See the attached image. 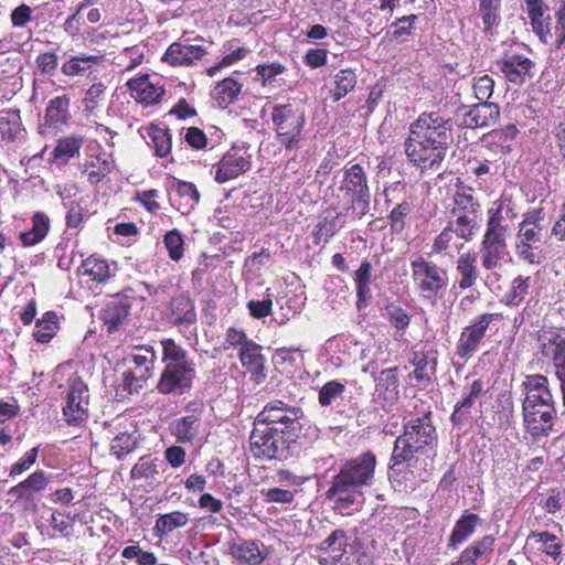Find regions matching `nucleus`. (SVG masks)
I'll use <instances>...</instances> for the list:
<instances>
[{"mask_svg":"<svg viewBox=\"0 0 565 565\" xmlns=\"http://www.w3.org/2000/svg\"><path fill=\"white\" fill-rule=\"evenodd\" d=\"M230 551L239 565H260L267 556L265 546L256 541L234 543Z\"/></svg>","mask_w":565,"mask_h":565,"instance_id":"nucleus-25","label":"nucleus"},{"mask_svg":"<svg viewBox=\"0 0 565 565\" xmlns=\"http://www.w3.org/2000/svg\"><path fill=\"white\" fill-rule=\"evenodd\" d=\"M493 86L494 82L488 75H483L477 78L473 83V92L476 98L481 102H487L493 93Z\"/></svg>","mask_w":565,"mask_h":565,"instance_id":"nucleus-59","label":"nucleus"},{"mask_svg":"<svg viewBox=\"0 0 565 565\" xmlns=\"http://www.w3.org/2000/svg\"><path fill=\"white\" fill-rule=\"evenodd\" d=\"M189 522V514L181 511L159 515L156 521L153 531L156 535L162 537L177 529L183 527Z\"/></svg>","mask_w":565,"mask_h":565,"instance_id":"nucleus-41","label":"nucleus"},{"mask_svg":"<svg viewBox=\"0 0 565 565\" xmlns=\"http://www.w3.org/2000/svg\"><path fill=\"white\" fill-rule=\"evenodd\" d=\"M437 441L436 428L430 420V413L411 419L404 426V434L394 444L395 458L411 460L414 456H431Z\"/></svg>","mask_w":565,"mask_h":565,"instance_id":"nucleus-4","label":"nucleus"},{"mask_svg":"<svg viewBox=\"0 0 565 565\" xmlns=\"http://www.w3.org/2000/svg\"><path fill=\"white\" fill-rule=\"evenodd\" d=\"M412 206L408 202L404 201L397 204L391 212V226L394 231H402L404 228V218L409 214Z\"/></svg>","mask_w":565,"mask_h":565,"instance_id":"nucleus-60","label":"nucleus"},{"mask_svg":"<svg viewBox=\"0 0 565 565\" xmlns=\"http://www.w3.org/2000/svg\"><path fill=\"white\" fill-rule=\"evenodd\" d=\"M138 444V436L136 431L132 433H119L116 435L110 444V451L118 459L134 451Z\"/></svg>","mask_w":565,"mask_h":565,"instance_id":"nucleus-51","label":"nucleus"},{"mask_svg":"<svg viewBox=\"0 0 565 565\" xmlns=\"http://www.w3.org/2000/svg\"><path fill=\"white\" fill-rule=\"evenodd\" d=\"M161 347L163 351L162 361L166 366L175 367H194L191 360L188 359L186 351L175 343L172 339L161 340Z\"/></svg>","mask_w":565,"mask_h":565,"instance_id":"nucleus-36","label":"nucleus"},{"mask_svg":"<svg viewBox=\"0 0 565 565\" xmlns=\"http://www.w3.org/2000/svg\"><path fill=\"white\" fill-rule=\"evenodd\" d=\"M523 386L525 397L522 412L525 429L535 439L546 437L553 430L556 416L548 380L541 374L527 375Z\"/></svg>","mask_w":565,"mask_h":565,"instance_id":"nucleus-3","label":"nucleus"},{"mask_svg":"<svg viewBox=\"0 0 565 565\" xmlns=\"http://www.w3.org/2000/svg\"><path fill=\"white\" fill-rule=\"evenodd\" d=\"M479 204L475 201L472 194L468 191H457L454 195V207L455 212H477Z\"/></svg>","mask_w":565,"mask_h":565,"instance_id":"nucleus-57","label":"nucleus"},{"mask_svg":"<svg viewBox=\"0 0 565 565\" xmlns=\"http://www.w3.org/2000/svg\"><path fill=\"white\" fill-rule=\"evenodd\" d=\"M527 543L539 544V551L557 559L562 554L563 544L558 537L550 532H531L526 539Z\"/></svg>","mask_w":565,"mask_h":565,"instance_id":"nucleus-37","label":"nucleus"},{"mask_svg":"<svg viewBox=\"0 0 565 565\" xmlns=\"http://www.w3.org/2000/svg\"><path fill=\"white\" fill-rule=\"evenodd\" d=\"M391 460L390 480L398 491L407 492L414 490L419 481H427L430 475L431 456H414L411 460H402L395 458V451L393 450Z\"/></svg>","mask_w":565,"mask_h":565,"instance_id":"nucleus-6","label":"nucleus"},{"mask_svg":"<svg viewBox=\"0 0 565 565\" xmlns=\"http://www.w3.org/2000/svg\"><path fill=\"white\" fill-rule=\"evenodd\" d=\"M493 544L494 539L491 535H486L466 547L458 559L450 563V565H476L479 557L492 552Z\"/></svg>","mask_w":565,"mask_h":565,"instance_id":"nucleus-32","label":"nucleus"},{"mask_svg":"<svg viewBox=\"0 0 565 565\" xmlns=\"http://www.w3.org/2000/svg\"><path fill=\"white\" fill-rule=\"evenodd\" d=\"M164 246L172 260H180L183 256V236L178 230L169 231L164 235Z\"/></svg>","mask_w":565,"mask_h":565,"instance_id":"nucleus-53","label":"nucleus"},{"mask_svg":"<svg viewBox=\"0 0 565 565\" xmlns=\"http://www.w3.org/2000/svg\"><path fill=\"white\" fill-rule=\"evenodd\" d=\"M156 353L151 348H137L130 355V366L126 373L128 385L140 387L152 375Z\"/></svg>","mask_w":565,"mask_h":565,"instance_id":"nucleus-18","label":"nucleus"},{"mask_svg":"<svg viewBox=\"0 0 565 565\" xmlns=\"http://www.w3.org/2000/svg\"><path fill=\"white\" fill-rule=\"evenodd\" d=\"M483 391V383L480 380H475L467 393V395L462 398V401L455 407V411L451 415V420L454 423H458L461 419V416L463 415V409L470 408L475 402L476 398L481 394Z\"/></svg>","mask_w":565,"mask_h":565,"instance_id":"nucleus-52","label":"nucleus"},{"mask_svg":"<svg viewBox=\"0 0 565 565\" xmlns=\"http://www.w3.org/2000/svg\"><path fill=\"white\" fill-rule=\"evenodd\" d=\"M32 10L26 4H20L11 13V22L14 28H23L31 21Z\"/></svg>","mask_w":565,"mask_h":565,"instance_id":"nucleus-64","label":"nucleus"},{"mask_svg":"<svg viewBox=\"0 0 565 565\" xmlns=\"http://www.w3.org/2000/svg\"><path fill=\"white\" fill-rule=\"evenodd\" d=\"M185 450L180 446H170L164 450V459L172 468H179L185 462Z\"/></svg>","mask_w":565,"mask_h":565,"instance_id":"nucleus-63","label":"nucleus"},{"mask_svg":"<svg viewBox=\"0 0 565 565\" xmlns=\"http://www.w3.org/2000/svg\"><path fill=\"white\" fill-rule=\"evenodd\" d=\"M479 255L483 269L489 273L484 278L486 285L490 286L499 281V271L502 269L504 259L508 256L505 239L483 236L479 247Z\"/></svg>","mask_w":565,"mask_h":565,"instance_id":"nucleus-14","label":"nucleus"},{"mask_svg":"<svg viewBox=\"0 0 565 565\" xmlns=\"http://www.w3.org/2000/svg\"><path fill=\"white\" fill-rule=\"evenodd\" d=\"M205 54L206 50L202 45L180 41L168 47L163 60L172 66H190L201 61Z\"/></svg>","mask_w":565,"mask_h":565,"instance_id":"nucleus-23","label":"nucleus"},{"mask_svg":"<svg viewBox=\"0 0 565 565\" xmlns=\"http://www.w3.org/2000/svg\"><path fill=\"white\" fill-rule=\"evenodd\" d=\"M456 270L459 275L458 287L461 290L471 288L479 277L477 255L470 252L460 254L456 262Z\"/></svg>","mask_w":565,"mask_h":565,"instance_id":"nucleus-30","label":"nucleus"},{"mask_svg":"<svg viewBox=\"0 0 565 565\" xmlns=\"http://www.w3.org/2000/svg\"><path fill=\"white\" fill-rule=\"evenodd\" d=\"M88 398L87 385L79 376H71L63 406V415L68 424L77 425L86 420Z\"/></svg>","mask_w":565,"mask_h":565,"instance_id":"nucleus-12","label":"nucleus"},{"mask_svg":"<svg viewBox=\"0 0 565 565\" xmlns=\"http://www.w3.org/2000/svg\"><path fill=\"white\" fill-rule=\"evenodd\" d=\"M127 85L131 92V96L138 103L145 105L158 103L164 93L162 87L156 86L150 82L148 75L129 79Z\"/></svg>","mask_w":565,"mask_h":565,"instance_id":"nucleus-26","label":"nucleus"},{"mask_svg":"<svg viewBox=\"0 0 565 565\" xmlns=\"http://www.w3.org/2000/svg\"><path fill=\"white\" fill-rule=\"evenodd\" d=\"M151 140L158 157H166L171 150V135L168 129L153 128L151 131Z\"/></svg>","mask_w":565,"mask_h":565,"instance_id":"nucleus-54","label":"nucleus"},{"mask_svg":"<svg viewBox=\"0 0 565 565\" xmlns=\"http://www.w3.org/2000/svg\"><path fill=\"white\" fill-rule=\"evenodd\" d=\"M479 14L486 31H491L500 22L501 0H478Z\"/></svg>","mask_w":565,"mask_h":565,"instance_id":"nucleus-48","label":"nucleus"},{"mask_svg":"<svg viewBox=\"0 0 565 565\" xmlns=\"http://www.w3.org/2000/svg\"><path fill=\"white\" fill-rule=\"evenodd\" d=\"M194 367L164 366L157 388L162 394H182L192 385Z\"/></svg>","mask_w":565,"mask_h":565,"instance_id":"nucleus-19","label":"nucleus"},{"mask_svg":"<svg viewBox=\"0 0 565 565\" xmlns=\"http://www.w3.org/2000/svg\"><path fill=\"white\" fill-rule=\"evenodd\" d=\"M375 467L376 458L372 452H364L344 462L327 492L335 510L348 513L349 510L360 505L362 499L360 489L372 484Z\"/></svg>","mask_w":565,"mask_h":565,"instance_id":"nucleus-2","label":"nucleus"},{"mask_svg":"<svg viewBox=\"0 0 565 565\" xmlns=\"http://www.w3.org/2000/svg\"><path fill=\"white\" fill-rule=\"evenodd\" d=\"M347 545L348 539L345 533L341 530H335L321 542L320 551L328 554L337 563L344 555Z\"/></svg>","mask_w":565,"mask_h":565,"instance_id":"nucleus-43","label":"nucleus"},{"mask_svg":"<svg viewBox=\"0 0 565 565\" xmlns=\"http://www.w3.org/2000/svg\"><path fill=\"white\" fill-rule=\"evenodd\" d=\"M459 111H463L461 124L468 128L490 127L497 122L500 116L498 105L488 102H481L471 108L462 107Z\"/></svg>","mask_w":565,"mask_h":565,"instance_id":"nucleus-22","label":"nucleus"},{"mask_svg":"<svg viewBox=\"0 0 565 565\" xmlns=\"http://www.w3.org/2000/svg\"><path fill=\"white\" fill-rule=\"evenodd\" d=\"M84 138L77 135H68L57 140L54 148V158L61 163H67L72 158L79 153Z\"/></svg>","mask_w":565,"mask_h":565,"instance_id":"nucleus-39","label":"nucleus"},{"mask_svg":"<svg viewBox=\"0 0 565 565\" xmlns=\"http://www.w3.org/2000/svg\"><path fill=\"white\" fill-rule=\"evenodd\" d=\"M82 277H87L89 281L100 284L110 277L109 265L106 260L96 257H88L78 267Z\"/></svg>","mask_w":565,"mask_h":565,"instance_id":"nucleus-38","label":"nucleus"},{"mask_svg":"<svg viewBox=\"0 0 565 565\" xmlns=\"http://www.w3.org/2000/svg\"><path fill=\"white\" fill-rule=\"evenodd\" d=\"M539 342L543 355L551 356L553 360L555 374L561 382L565 403V338L561 337L553 328H546L540 331Z\"/></svg>","mask_w":565,"mask_h":565,"instance_id":"nucleus-15","label":"nucleus"},{"mask_svg":"<svg viewBox=\"0 0 565 565\" xmlns=\"http://www.w3.org/2000/svg\"><path fill=\"white\" fill-rule=\"evenodd\" d=\"M339 190L351 202V209L359 218L367 213L371 194L366 174L360 164L344 167Z\"/></svg>","mask_w":565,"mask_h":565,"instance_id":"nucleus-8","label":"nucleus"},{"mask_svg":"<svg viewBox=\"0 0 565 565\" xmlns=\"http://www.w3.org/2000/svg\"><path fill=\"white\" fill-rule=\"evenodd\" d=\"M239 92L241 85L228 77L215 85L212 95L221 107H226L237 98Z\"/></svg>","mask_w":565,"mask_h":565,"instance_id":"nucleus-45","label":"nucleus"},{"mask_svg":"<svg viewBox=\"0 0 565 565\" xmlns=\"http://www.w3.org/2000/svg\"><path fill=\"white\" fill-rule=\"evenodd\" d=\"M247 308L252 317L262 319L271 312L273 301L270 298L264 300H250L247 303Z\"/></svg>","mask_w":565,"mask_h":565,"instance_id":"nucleus-62","label":"nucleus"},{"mask_svg":"<svg viewBox=\"0 0 565 565\" xmlns=\"http://www.w3.org/2000/svg\"><path fill=\"white\" fill-rule=\"evenodd\" d=\"M390 322L397 329L404 330L411 321L409 315L398 306L387 307Z\"/></svg>","mask_w":565,"mask_h":565,"instance_id":"nucleus-61","label":"nucleus"},{"mask_svg":"<svg viewBox=\"0 0 565 565\" xmlns=\"http://www.w3.org/2000/svg\"><path fill=\"white\" fill-rule=\"evenodd\" d=\"M303 413L299 407L288 406L282 401H273L257 415L255 422L270 426L276 434L296 433Z\"/></svg>","mask_w":565,"mask_h":565,"instance_id":"nucleus-10","label":"nucleus"},{"mask_svg":"<svg viewBox=\"0 0 565 565\" xmlns=\"http://www.w3.org/2000/svg\"><path fill=\"white\" fill-rule=\"evenodd\" d=\"M507 81L514 85H522L531 79L534 63L521 54H507L497 62Z\"/></svg>","mask_w":565,"mask_h":565,"instance_id":"nucleus-21","label":"nucleus"},{"mask_svg":"<svg viewBox=\"0 0 565 565\" xmlns=\"http://www.w3.org/2000/svg\"><path fill=\"white\" fill-rule=\"evenodd\" d=\"M166 316L170 323L181 332L190 330L196 323V311L189 296L179 295L171 299Z\"/></svg>","mask_w":565,"mask_h":565,"instance_id":"nucleus-20","label":"nucleus"},{"mask_svg":"<svg viewBox=\"0 0 565 565\" xmlns=\"http://www.w3.org/2000/svg\"><path fill=\"white\" fill-rule=\"evenodd\" d=\"M250 158L247 149L233 148L216 164L215 180L224 183L246 172L250 168Z\"/></svg>","mask_w":565,"mask_h":565,"instance_id":"nucleus-17","label":"nucleus"},{"mask_svg":"<svg viewBox=\"0 0 565 565\" xmlns=\"http://www.w3.org/2000/svg\"><path fill=\"white\" fill-rule=\"evenodd\" d=\"M531 277L518 276L511 282L509 290L504 294L502 302L508 306H520L529 295L531 288Z\"/></svg>","mask_w":565,"mask_h":565,"instance_id":"nucleus-44","label":"nucleus"},{"mask_svg":"<svg viewBox=\"0 0 565 565\" xmlns=\"http://www.w3.org/2000/svg\"><path fill=\"white\" fill-rule=\"evenodd\" d=\"M480 523V518L473 513L463 514L455 524L449 536L448 546L457 547V545L468 540L476 531Z\"/></svg>","mask_w":565,"mask_h":565,"instance_id":"nucleus-35","label":"nucleus"},{"mask_svg":"<svg viewBox=\"0 0 565 565\" xmlns=\"http://www.w3.org/2000/svg\"><path fill=\"white\" fill-rule=\"evenodd\" d=\"M499 318L500 315L489 312L476 317L459 335L456 348L457 355L463 360L470 359L478 351L491 322Z\"/></svg>","mask_w":565,"mask_h":565,"instance_id":"nucleus-13","label":"nucleus"},{"mask_svg":"<svg viewBox=\"0 0 565 565\" xmlns=\"http://www.w3.org/2000/svg\"><path fill=\"white\" fill-rule=\"evenodd\" d=\"M39 455V447H33L26 451L23 457L13 463L10 468V477H17L31 469Z\"/></svg>","mask_w":565,"mask_h":565,"instance_id":"nucleus-58","label":"nucleus"},{"mask_svg":"<svg viewBox=\"0 0 565 565\" xmlns=\"http://www.w3.org/2000/svg\"><path fill=\"white\" fill-rule=\"evenodd\" d=\"M356 85V74L347 68L341 70L334 75V88L331 90V97L334 102L340 100L354 89Z\"/></svg>","mask_w":565,"mask_h":565,"instance_id":"nucleus-46","label":"nucleus"},{"mask_svg":"<svg viewBox=\"0 0 565 565\" xmlns=\"http://www.w3.org/2000/svg\"><path fill=\"white\" fill-rule=\"evenodd\" d=\"M50 483V478L43 470H36L25 480L9 490V494L15 500H31L34 494L44 491Z\"/></svg>","mask_w":565,"mask_h":565,"instance_id":"nucleus-24","label":"nucleus"},{"mask_svg":"<svg viewBox=\"0 0 565 565\" xmlns=\"http://www.w3.org/2000/svg\"><path fill=\"white\" fill-rule=\"evenodd\" d=\"M411 268L414 286L425 300L435 301L438 294L448 286L447 270L422 256L411 260Z\"/></svg>","mask_w":565,"mask_h":565,"instance_id":"nucleus-7","label":"nucleus"},{"mask_svg":"<svg viewBox=\"0 0 565 565\" xmlns=\"http://www.w3.org/2000/svg\"><path fill=\"white\" fill-rule=\"evenodd\" d=\"M516 216L512 202L507 198L495 200L488 210L487 228L483 236L505 239L510 222Z\"/></svg>","mask_w":565,"mask_h":565,"instance_id":"nucleus-16","label":"nucleus"},{"mask_svg":"<svg viewBox=\"0 0 565 565\" xmlns=\"http://www.w3.org/2000/svg\"><path fill=\"white\" fill-rule=\"evenodd\" d=\"M271 119L280 143L289 150L297 148L305 125L303 113L290 104L276 105Z\"/></svg>","mask_w":565,"mask_h":565,"instance_id":"nucleus-9","label":"nucleus"},{"mask_svg":"<svg viewBox=\"0 0 565 565\" xmlns=\"http://www.w3.org/2000/svg\"><path fill=\"white\" fill-rule=\"evenodd\" d=\"M262 347L249 341L239 350V360L243 366L247 367L257 379L264 377V356L262 354Z\"/></svg>","mask_w":565,"mask_h":565,"instance_id":"nucleus-34","label":"nucleus"},{"mask_svg":"<svg viewBox=\"0 0 565 565\" xmlns=\"http://www.w3.org/2000/svg\"><path fill=\"white\" fill-rule=\"evenodd\" d=\"M542 210H532L523 215L515 235V256L530 265H539L543 260L542 244L545 226Z\"/></svg>","mask_w":565,"mask_h":565,"instance_id":"nucleus-5","label":"nucleus"},{"mask_svg":"<svg viewBox=\"0 0 565 565\" xmlns=\"http://www.w3.org/2000/svg\"><path fill=\"white\" fill-rule=\"evenodd\" d=\"M525 3L534 32L546 42L547 36L551 35L547 6L543 0H525Z\"/></svg>","mask_w":565,"mask_h":565,"instance_id":"nucleus-27","label":"nucleus"},{"mask_svg":"<svg viewBox=\"0 0 565 565\" xmlns=\"http://www.w3.org/2000/svg\"><path fill=\"white\" fill-rule=\"evenodd\" d=\"M344 384L338 381L327 382L319 392V403L321 406L331 405L338 397L344 393Z\"/></svg>","mask_w":565,"mask_h":565,"instance_id":"nucleus-55","label":"nucleus"},{"mask_svg":"<svg viewBox=\"0 0 565 565\" xmlns=\"http://www.w3.org/2000/svg\"><path fill=\"white\" fill-rule=\"evenodd\" d=\"M172 191L175 198H172L171 201L183 214L193 210L200 201V193L191 182L178 181L173 184Z\"/></svg>","mask_w":565,"mask_h":565,"instance_id":"nucleus-29","label":"nucleus"},{"mask_svg":"<svg viewBox=\"0 0 565 565\" xmlns=\"http://www.w3.org/2000/svg\"><path fill=\"white\" fill-rule=\"evenodd\" d=\"M99 62L100 57L97 55L81 54L66 61L62 66V72L67 76H77L90 70L93 65Z\"/></svg>","mask_w":565,"mask_h":565,"instance_id":"nucleus-47","label":"nucleus"},{"mask_svg":"<svg viewBox=\"0 0 565 565\" xmlns=\"http://www.w3.org/2000/svg\"><path fill=\"white\" fill-rule=\"evenodd\" d=\"M266 424L254 423L249 437L250 451L255 457L281 459L286 455V440Z\"/></svg>","mask_w":565,"mask_h":565,"instance_id":"nucleus-11","label":"nucleus"},{"mask_svg":"<svg viewBox=\"0 0 565 565\" xmlns=\"http://www.w3.org/2000/svg\"><path fill=\"white\" fill-rule=\"evenodd\" d=\"M178 443L186 444L196 438L200 431V419L194 414L175 419L170 426Z\"/></svg>","mask_w":565,"mask_h":565,"instance_id":"nucleus-33","label":"nucleus"},{"mask_svg":"<svg viewBox=\"0 0 565 565\" xmlns=\"http://www.w3.org/2000/svg\"><path fill=\"white\" fill-rule=\"evenodd\" d=\"M396 373V367L386 369L380 373L377 379V387L385 388L391 397L398 394V379Z\"/></svg>","mask_w":565,"mask_h":565,"instance_id":"nucleus-56","label":"nucleus"},{"mask_svg":"<svg viewBox=\"0 0 565 565\" xmlns=\"http://www.w3.org/2000/svg\"><path fill=\"white\" fill-rule=\"evenodd\" d=\"M129 305L124 299L110 300L103 309V321L108 332H115L118 327L127 319Z\"/></svg>","mask_w":565,"mask_h":565,"instance_id":"nucleus-31","label":"nucleus"},{"mask_svg":"<svg viewBox=\"0 0 565 565\" xmlns=\"http://www.w3.org/2000/svg\"><path fill=\"white\" fill-rule=\"evenodd\" d=\"M106 86L102 83L93 84L85 93L82 100L87 118L97 117L105 103Z\"/></svg>","mask_w":565,"mask_h":565,"instance_id":"nucleus-40","label":"nucleus"},{"mask_svg":"<svg viewBox=\"0 0 565 565\" xmlns=\"http://www.w3.org/2000/svg\"><path fill=\"white\" fill-rule=\"evenodd\" d=\"M32 222V230L20 234V238L24 246H33L40 243L42 239H44L50 228V220L42 212H36L33 215Z\"/></svg>","mask_w":565,"mask_h":565,"instance_id":"nucleus-42","label":"nucleus"},{"mask_svg":"<svg viewBox=\"0 0 565 565\" xmlns=\"http://www.w3.org/2000/svg\"><path fill=\"white\" fill-rule=\"evenodd\" d=\"M70 98L65 95L53 98L46 108V118L52 124H65L68 120Z\"/></svg>","mask_w":565,"mask_h":565,"instance_id":"nucleus-50","label":"nucleus"},{"mask_svg":"<svg viewBox=\"0 0 565 565\" xmlns=\"http://www.w3.org/2000/svg\"><path fill=\"white\" fill-rule=\"evenodd\" d=\"M451 140V125L437 113L422 114L411 125L405 153L423 169L439 166Z\"/></svg>","mask_w":565,"mask_h":565,"instance_id":"nucleus-1","label":"nucleus"},{"mask_svg":"<svg viewBox=\"0 0 565 565\" xmlns=\"http://www.w3.org/2000/svg\"><path fill=\"white\" fill-rule=\"evenodd\" d=\"M58 329L57 317L53 312H46L35 324L33 337L36 342L46 343Z\"/></svg>","mask_w":565,"mask_h":565,"instance_id":"nucleus-49","label":"nucleus"},{"mask_svg":"<svg viewBox=\"0 0 565 565\" xmlns=\"http://www.w3.org/2000/svg\"><path fill=\"white\" fill-rule=\"evenodd\" d=\"M114 167L115 160L113 154L100 152L85 160L84 171L87 172L88 181L92 184H97L111 172Z\"/></svg>","mask_w":565,"mask_h":565,"instance_id":"nucleus-28","label":"nucleus"}]
</instances>
